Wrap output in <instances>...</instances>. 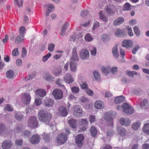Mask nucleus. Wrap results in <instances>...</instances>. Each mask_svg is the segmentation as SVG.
Masks as SVG:
<instances>
[{"label": "nucleus", "mask_w": 149, "mask_h": 149, "mask_svg": "<svg viewBox=\"0 0 149 149\" xmlns=\"http://www.w3.org/2000/svg\"><path fill=\"white\" fill-rule=\"evenodd\" d=\"M38 118L40 121L44 123L51 127L53 126V124L51 121L52 114L46 110H41L38 113Z\"/></svg>", "instance_id": "obj_1"}, {"label": "nucleus", "mask_w": 149, "mask_h": 149, "mask_svg": "<svg viewBox=\"0 0 149 149\" xmlns=\"http://www.w3.org/2000/svg\"><path fill=\"white\" fill-rule=\"evenodd\" d=\"M27 124L28 126L30 127H37L38 124L36 117L31 116L29 117L28 120Z\"/></svg>", "instance_id": "obj_2"}, {"label": "nucleus", "mask_w": 149, "mask_h": 149, "mask_svg": "<svg viewBox=\"0 0 149 149\" xmlns=\"http://www.w3.org/2000/svg\"><path fill=\"white\" fill-rule=\"evenodd\" d=\"M52 94L55 99L56 100L61 99L63 97V91L59 89L56 88L54 89Z\"/></svg>", "instance_id": "obj_3"}, {"label": "nucleus", "mask_w": 149, "mask_h": 149, "mask_svg": "<svg viewBox=\"0 0 149 149\" xmlns=\"http://www.w3.org/2000/svg\"><path fill=\"white\" fill-rule=\"evenodd\" d=\"M68 138L67 135L64 133H62L59 134L57 139V143L59 145L65 143Z\"/></svg>", "instance_id": "obj_4"}, {"label": "nucleus", "mask_w": 149, "mask_h": 149, "mask_svg": "<svg viewBox=\"0 0 149 149\" xmlns=\"http://www.w3.org/2000/svg\"><path fill=\"white\" fill-rule=\"evenodd\" d=\"M122 107L123 111L127 114H132L134 112L133 109L126 103H123Z\"/></svg>", "instance_id": "obj_5"}, {"label": "nucleus", "mask_w": 149, "mask_h": 149, "mask_svg": "<svg viewBox=\"0 0 149 149\" xmlns=\"http://www.w3.org/2000/svg\"><path fill=\"white\" fill-rule=\"evenodd\" d=\"M84 137L82 134H79L75 138V142L77 146L81 148L83 145Z\"/></svg>", "instance_id": "obj_6"}, {"label": "nucleus", "mask_w": 149, "mask_h": 149, "mask_svg": "<svg viewBox=\"0 0 149 149\" xmlns=\"http://www.w3.org/2000/svg\"><path fill=\"white\" fill-rule=\"evenodd\" d=\"M73 114L77 117H79L81 116L82 114V110L81 106L76 105L74 107Z\"/></svg>", "instance_id": "obj_7"}, {"label": "nucleus", "mask_w": 149, "mask_h": 149, "mask_svg": "<svg viewBox=\"0 0 149 149\" xmlns=\"http://www.w3.org/2000/svg\"><path fill=\"white\" fill-rule=\"evenodd\" d=\"M89 53L88 51L84 49L81 50L79 54V57L82 60L87 59L89 57Z\"/></svg>", "instance_id": "obj_8"}, {"label": "nucleus", "mask_w": 149, "mask_h": 149, "mask_svg": "<svg viewBox=\"0 0 149 149\" xmlns=\"http://www.w3.org/2000/svg\"><path fill=\"white\" fill-rule=\"evenodd\" d=\"M116 114L114 112L109 111L106 113L105 118L106 120L112 122L113 118L116 117Z\"/></svg>", "instance_id": "obj_9"}, {"label": "nucleus", "mask_w": 149, "mask_h": 149, "mask_svg": "<svg viewBox=\"0 0 149 149\" xmlns=\"http://www.w3.org/2000/svg\"><path fill=\"white\" fill-rule=\"evenodd\" d=\"M31 97L30 95L27 93H24L22 95L23 102L26 105L29 104L30 102Z\"/></svg>", "instance_id": "obj_10"}, {"label": "nucleus", "mask_w": 149, "mask_h": 149, "mask_svg": "<svg viewBox=\"0 0 149 149\" xmlns=\"http://www.w3.org/2000/svg\"><path fill=\"white\" fill-rule=\"evenodd\" d=\"M13 145L12 141L10 140H6L2 143V146L3 149H9Z\"/></svg>", "instance_id": "obj_11"}, {"label": "nucleus", "mask_w": 149, "mask_h": 149, "mask_svg": "<svg viewBox=\"0 0 149 149\" xmlns=\"http://www.w3.org/2000/svg\"><path fill=\"white\" fill-rule=\"evenodd\" d=\"M76 49H77L75 47L73 48L72 56L70 59V61L74 62L78 61H79V57L77 54Z\"/></svg>", "instance_id": "obj_12"}, {"label": "nucleus", "mask_w": 149, "mask_h": 149, "mask_svg": "<svg viewBox=\"0 0 149 149\" xmlns=\"http://www.w3.org/2000/svg\"><path fill=\"white\" fill-rule=\"evenodd\" d=\"M81 87L83 89H85L86 93L90 96H92L93 95V92L90 88H88V85L85 83H83L82 84L80 85Z\"/></svg>", "instance_id": "obj_13"}, {"label": "nucleus", "mask_w": 149, "mask_h": 149, "mask_svg": "<svg viewBox=\"0 0 149 149\" xmlns=\"http://www.w3.org/2000/svg\"><path fill=\"white\" fill-rule=\"evenodd\" d=\"M44 7L47 8L45 14L46 16L49 15V13L52 12L53 9H54V6L53 4L49 3L45 4L44 5Z\"/></svg>", "instance_id": "obj_14"}, {"label": "nucleus", "mask_w": 149, "mask_h": 149, "mask_svg": "<svg viewBox=\"0 0 149 149\" xmlns=\"http://www.w3.org/2000/svg\"><path fill=\"white\" fill-rule=\"evenodd\" d=\"M123 47L127 48H131L133 46V42L131 40H124L122 43Z\"/></svg>", "instance_id": "obj_15"}, {"label": "nucleus", "mask_w": 149, "mask_h": 149, "mask_svg": "<svg viewBox=\"0 0 149 149\" xmlns=\"http://www.w3.org/2000/svg\"><path fill=\"white\" fill-rule=\"evenodd\" d=\"M58 112L63 116H66L68 114L67 109L66 108L63 106H60L59 107Z\"/></svg>", "instance_id": "obj_16"}, {"label": "nucleus", "mask_w": 149, "mask_h": 149, "mask_svg": "<svg viewBox=\"0 0 149 149\" xmlns=\"http://www.w3.org/2000/svg\"><path fill=\"white\" fill-rule=\"evenodd\" d=\"M120 123L122 125L128 126L131 123L130 120L128 118H121L120 119Z\"/></svg>", "instance_id": "obj_17"}, {"label": "nucleus", "mask_w": 149, "mask_h": 149, "mask_svg": "<svg viewBox=\"0 0 149 149\" xmlns=\"http://www.w3.org/2000/svg\"><path fill=\"white\" fill-rule=\"evenodd\" d=\"M40 137L38 135H34L30 138V142L33 144H36L38 143L40 140Z\"/></svg>", "instance_id": "obj_18"}, {"label": "nucleus", "mask_w": 149, "mask_h": 149, "mask_svg": "<svg viewBox=\"0 0 149 149\" xmlns=\"http://www.w3.org/2000/svg\"><path fill=\"white\" fill-rule=\"evenodd\" d=\"M54 102V100L50 98H46L44 101V104L45 107H52Z\"/></svg>", "instance_id": "obj_19"}, {"label": "nucleus", "mask_w": 149, "mask_h": 149, "mask_svg": "<svg viewBox=\"0 0 149 149\" xmlns=\"http://www.w3.org/2000/svg\"><path fill=\"white\" fill-rule=\"evenodd\" d=\"M14 117L18 121H22L24 118V116L19 111H15L14 112Z\"/></svg>", "instance_id": "obj_20"}, {"label": "nucleus", "mask_w": 149, "mask_h": 149, "mask_svg": "<svg viewBox=\"0 0 149 149\" xmlns=\"http://www.w3.org/2000/svg\"><path fill=\"white\" fill-rule=\"evenodd\" d=\"M65 81L67 84H70L73 82L74 80L70 74H66L64 77Z\"/></svg>", "instance_id": "obj_21"}, {"label": "nucleus", "mask_w": 149, "mask_h": 149, "mask_svg": "<svg viewBox=\"0 0 149 149\" xmlns=\"http://www.w3.org/2000/svg\"><path fill=\"white\" fill-rule=\"evenodd\" d=\"M124 21V19L122 17L117 18L113 22V24L115 26H117L123 23Z\"/></svg>", "instance_id": "obj_22"}, {"label": "nucleus", "mask_w": 149, "mask_h": 149, "mask_svg": "<svg viewBox=\"0 0 149 149\" xmlns=\"http://www.w3.org/2000/svg\"><path fill=\"white\" fill-rule=\"evenodd\" d=\"M125 99V97L123 95L116 97L114 99V103L116 104L120 103L123 102Z\"/></svg>", "instance_id": "obj_23"}, {"label": "nucleus", "mask_w": 149, "mask_h": 149, "mask_svg": "<svg viewBox=\"0 0 149 149\" xmlns=\"http://www.w3.org/2000/svg\"><path fill=\"white\" fill-rule=\"evenodd\" d=\"M43 78L46 81L50 82L53 81L55 78L50 74L47 73L44 76Z\"/></svg>", "instance_id": "obj_24"}, {"label": "nucleus", "mask_w": 149, "mask_h": 149, "mask_svg": "<svg viewBox=\"0 0 149 149\" xmlns=\"http://www.w3.org/2000/svg\"><path fill=\"white\" fill-rule=\"evenodd\" d=\"M125 33L123 29L121 30L118 29L116 30L115 34L117 37H120L123 36L125 35Z\"/></svg>", "instance_id": "obj_25"}, {"label": "nucleus", "mask_w": 149, "mask_h": 149, "mask_svg": "<svg viewBox=\"0 0 149 149\" xmlns=\"http://www.w3.org/2000/svg\"><path fill=\"white\" fill-rule=\"evenodd\" d=\"M142 109H147L148 108V104L147 99H145L140 104Z\"/></svg>", "instance_id": "obj_26"}, {"label": "nucleus", "mask_w": 149, "mask_h": 149, "mask_svg": "<svg viewBox=\"0 0 149 149\" xmlns=\"http://www.w3.org/2000/svg\"><path fill=\"white\" fill-rule=\"evenodd\" d=\"M70 126L72 128L74 129L77 127V121L74 119H71L68 120Z\"/></svg>", "instance_id": "obj_27"}, {"label": "nucleus", "mask_w": 149, "mask_h": 149, "mask_svg": "<svg viewBox=\"0 0 149 149\" xmlns=\"http://www.w3.org/2000/svg\"><path fill=\"white\" fill-rule=\"evenodd\" d=\"M70 70L73 72H75L76 71L77 64L74 62L70 61Z\"/></svg>", "instance_id": "obj_28"}, {"label": "nucleus", "mask_w": 149, "mask_h": 149, "mask_svg": "<svg viewBox=\"0 0 149 149\" xmlns=\"http://www.w3.org/2000/svg\"><path fill=\"white\" fill-rule=\"evenodd\" d=\"M95 108L97 109H101L104 107L103 102L100 100L95 102Z\"/></svg>", "instance_id": "obj_29"}, {"label": "nucleus", "mask_w": 149, "mask_h": 149, "mask_svg": "<svg viewBox=\"0 0 149 149\" xmlns=\"http://www.w3.org/2000/svg\"><path fill=\"white\" fill-rule=\"evenodd\" d=\"M36 93L41 97H43L46 94L45 90L44 89L36 90Z\"/></svg>", "instance_id": "obj_30"}, {"label": "nucleus", "mask_w": 149, "mask_h": 149, "mask_svg": "<svg viewBox=\"0 0 149 149\" xmlns=\"http://www.w3.org/2000/svg\"><path fill=\"white\" fill-rule=\"evenodd\" d=\"M24 36L19 34L15 38V43L16 44H18L22 42L24 40Z\"/></svg>", "instance_id": "obj_31"}, {"label": "nucleus", "mask_w": 149, "mask_h": 149, "mask_svg": "<svg viewBox=\"0 0 149 149\" xmlns=\"http://www.w3.org/2000/svg\"><path fill=\"white\" fill-rule=\"evenodd\" d=\"M14 74V71L10 70L7 71L6 73V75L7 77L9 79H12L13 78Z\"/></svg>", "instance_id": "obj_32"}, {"label": "nucleus", "mask_w": 149, "mask_h": 149, "mask_svg": "<svg viewBox=\"0 0 149 149\" xmlns=\"http://www.w3.org/2000/svg\"><path fill=\"white\" fill-rule=\"evenodd\" d=\"M90 132L91 136L95 137L97 134V130L95 127L92 126L90 129Z\"/></svg>", "instance_id": "obj_33"}, {"label": "nucleus", "mask_w": 149, "mask_h": 149, "mask_svg": "<svg viewBox=\"0 0 149 149\" xmlns=\"http://www.w3.org/2000/svg\"><path fill=\"white\" fill-rule=\"evenodd\" d=\"M143 132L147 134H149V123L145 124L142 129Z\"/></svg>", "instance_id": "obj_34"}, {"label": "nucleus", "mask_w": 149, "mask_h": 149, "mask_svg": "<svg viewBox=\"0 0 149 149\" xmlns=\"http://www.w3.org/2000/svg\"><path fill=\"white\" fill-rule=\"evenodd\" d=\"M112 52L113 56L116 58H118V57L119 54L118 51L117 49V47L115 46L112 49Z\"/></svg>", "instance_id": "obj_35"}, {"label": "nucleus", "mask_w": 149, "mask_h": 149, "mask_svg": "<svg viewBox=\"0 0 149 149\" xmlns=\"http://www.w3.org/2000/svg\"><path fill=\"white\" fill-rule=\"evenodd\" d=\"M133 29L135 34L137 36H139L140 35V31L137 26H135L133 28Z\"/></svg>", "instance_id": "obj_36"}, {"label": "nucleus", "mask_w": 149, "mask_h": 149, "mask_svg": "<svg viewBox=\"0 0 149 149\" xmlns=\"http://www.w3.org/2000/svg\"><path fill=\"white\" fill-rule=\"evenodd\" d=\"M131 9V5L129 3H126L124 4L123 8V10H129Z\"/></svg>", "instance_id": "obj_37"}, {"label": "nucleus", "mask_w": 149, "mask_h": 149, "mask_svg": "<svg viewBox=\"0 0 149 149\" xmlns=\"http://www.w3.org/2000/svg\"><path fill=\"white\" fill-rule=\"evenodd\" d=\"M43 139L45 142H48L50 140V137L49 136L45 133H44L42 135Z\"/></svg>", "instance_id": "obj_38"}, {"label": "nucleus", "mask_w": 149, "mask_h": 149, "mask_svg": "<svg viewBox=\"0 0 149 149\" xmlns=\"http://www.w3.org/2000/svg\"><path fill=\"white\" fill-rule=\"evenodd\" d=\"M99 15L100 16V18L101 20L104 22L107 21V17L103 14L101 11L100 12Z\"/></svg>", "instance_id": "obj_39"}, {"label": "nucleus", "mask_w": 149, "mask_h": 149, "mask_svg": "<svg viewBox=\"0 0 149 149\" xmlns=\"http://www.w3.org/2000/svg\"><path fill=\"white\" fill-rule=\"evenodd\" d=\"M140 123L138 121L134 123L132 125V127L133 129L134 130H137L138 127L140 126Z\"/></svg>", "instance_id": "obj_40"}, {"label": "nucleus", "mask_w": 149, "mask_h": 149, "mask_svg": "<svg viewBox=\"0 0 149 149\" xmlns=\"http://www.w3.org/2000/svg\"><path fill=\"white\" fill-rule=\"evenodd\" d=\"M94 76L96 80L99 81L100 79V76L97 71H95L93 72Z\"/></svg>", "instance_id": "obj_41"}, {"label": "nucleus", "mask_w": 149, "mask_h": 149, "mask_svg": "<svg viewBox=\"0 0 149 149\" xmlns=\"http://www.w3.org/2000/svg\"><path fill=\"white\" fill-rule=\"evenodd\" d=\"M4 110L8 111H12L13 110V108L10 105L7 104L4 108Z\"/></svg>", "instance_id": "obj_42"}, {"label": "nucleus", "mask_w": 149, "mask_h": 149, "mask_svg": "<svg viewBox=\"0 0 149 149\" xmlns=\"http://www.w3.org/2000/svg\"><path fill=\"white\" fill-rule=\"evenodd\" d=\"M6 128V126L4 123H0V135L3 132Z\"/></svg>", "instance_id": "obj_43"}, {"label": "nucleus", "mask_w": 149, "mask_h": 149, "mask_svg": "<svg viewBox=\"0 0 149 149\" xmlns=\"http://www.w3.org/2000/svg\"><path fill=\"white\" fill-rule=\"evenodd\" d=\"M106 9L107 13L109 15H112L114 14V13L113 12V10L110 7L108 6H107L106 7Z\"/></svg>", "instance_id": "obj_44"}, {"label": "nucleus", "mask_w": 149, "mask_h": 149, "mask_svg": "<svg viewBox=\"0 0 149 149\" xmlns=\"http://www.w3.org/2000/svg\"><path fill=\"white\" fill-rule=\"evenodd\" d=\"M23 1L22 0H20L19 1V0H15V3L19 7H22V6Z\"/></svg>", "instance_id": "obj_45"}, {"label": "nucleus", "mask_w": 149, "mask_h": 149, "mask_svg": "<svg viewBox=\"0 0 149 149\" xmlns=\"http://www.w3.org/2000/svg\"><path fill=\"white\" fill-rule=\"evenodd\" d=\"M25 29L24 26H21L19 29V35L24 36L25 34Z\"/></svg>", "instance_id": "obj_46"}, {"label": "nucleus", "mask_w": 149, "mask_h": 149, "mask_svg": "<svg viewBox=\"0 0 149 149\" xmlns=\"http://www.w3.org/2000/svg\"><path fill=\"white\" fill-rule=\"evenodd\" d=\"M71 90L73 93L76 94L79 92L80 90L78 87L74 86L71 88Z\"/></svg>", "instance_id": "obj_47"}, {"label": "nucleus", "mask_w": 149, "mask_h": 149, "mask_svg": "<svg viewBox=\"0 0 149 149\" xmlns=\"http://www.w3.org/2000/svg\"><path fill=\"white\" fill-rule=\"evenodd\" d=\"M31 134V132L29 130H25L23 133V136L25 137H29L30 136Z\"/></svg>", "instance_id": "obj_48"}, {"label": "nucleus", "mask_w": 149, "mask_h": 149, "mask_svg": "<svg viewBox=\"0 0 149 149\" xmlns=\"http://www.w3.org/2000/svg\"><path fill=\"white\" fill-rule=\"evenodd\" d=\"M85 40L88 42H89L92 40L93 39L92 37L91 36L89 33H87L84 38Z\"/></svg>", "instance_id": "obj_49"}, {"label": "nucleus", "mask_w": 149, "mask_h": 149, "mask_svg": "<svg viewBox=\"0 0 149 149\" xmlns=\"http://www.w3.org/2000/svg\"><path fill=\"white\" fill-rule=\"evenodd\" d=\"M88 124V122L86 119H82L81 120L80 125L84 126H86Z\"/></svg>", "instance_id": "obj_50"}, {"label": "nucleus", "mask_w": 149, "mask_h": 149, "mask_svg": "<svg viewBox=\"0 0 149 149\" xmlns=\"http://www.w3.org/2000/svg\"><path fill=\"white\" fill-rule=\"evenodd\" d=\"M101 70L102 73H104L106 74H108L109 72V69L108 68H105L104 66H103L101 68Z\"/></svg>", "instance_id": "obj_51"}, {"label": "nucleus", "mask_w": 149, "mask_h": 149, "mask_svg": "<svg viewBox=\"0 0 149 149\" xmlns=\"http://www.w3.org/2000/svg\"><path fill=\"white\" fill-rule=\"evenodd\" d=\"M54 47L55 45L52 43H51L49 44L48 49L50 52H52L54 50Z\"/></svg>", "instance_id": "obj_52"}, {"label": "nucleus", "mask_w": 149, "mask_h": 149, "mask_svg": "<svg viewBox=\"0 0 149 149\" xmlns=\"http://www.w3.org/2000/svg\"><path fill=\"white\" fill-rule=\"evenodd\" d=\"M88 14V12L87 10H83L80 14L81 16L82 17H84L87 16Z\"/></svg>", "instance_id": "obj_53"}, {"label": "nucleus", "mask_w": 149, "mask_h": 149, "mask_svg": "<svg viewBox=\"0 0 149 149\" xmlns=\"http://www.w3.org/2000/svg\"><path fill=\"white\" fill-rule=\"evenodd\" d=\"M19 54V52H18V49L17 48H16L14 49L12 52V55L14 56H17Z\"/></svg>", "instance_id": "obj_54"}, {"label": "nucleus", "mask_w": 149, "mask_h": 149, "mask_svg": "<svg viewBox=\"0 0 149 149\" xmlns=\"http://www.w3.org/2000/svg\"><path fill=\"white\" fill-rule=\"evenodd\" d=\"M89 50L92 55L94 56L96 55V50L95 47H93L92 49H90Z\"/></svg>", "instance_id": "obj_55"}, {"label": "nucleus", "mask_w": 149, "mask_h": 149, "mask_svg": "<svg viewBox=\"0 0 149 149\" xmlns=\"http://www.w3.org/2000/svg\"><path fill=\"white\" fill-rule=\"evenodd\" d=\"M35 102L36 105L37 106L40 104L42 103V101L40 98H38L36 99L35 101Z\"/></svg>", "instance_id": "obj_56"}, {"label": "nucleus", "mask_w": 149, "mask_h": 149, "mask_svg": "<svg viewBox=\"0 0 149 149\" xmlns=\"http://www.w3.org/2000/svg\"><path fill=\"white\" fill-rule=\"evenodd\" d=\"M90 122L91 123L96 121V119L95 116L93 115L90 116Z\"/></svg>", "instance_id": "obj_57"}, {"label": "nucleus", "mask_w": 149, "mask_h": 149, "mask_svg": "<svg viewBox=\"0 0 149 149\" xmlns=\"http://www.w3.org/2000/svg\"><path fill=\"white\" fill-rule=\"evenodd\" d=\"M126 130L123 128H121L120 130V133L121 135L124 136L126 133Z\"/></svg>", "instance_id": "obj_58"}, {"label": "nucleus", "mask_w": 149, "mask_h": 149, "mask_svg": "<svg viewBox=\"0 0 149 149\" xmlns=\"http://www.w3.org/2000/svg\"><path fill=\"white\" fill-rule=\"evenodd\" d=\"M109 39V36L108 35L106 34H104L102 36V40L104 41L105 42Z\"/></svg>", "instance_id": "obj_59"}, {"label": "nucleus", "mask_w": 149, "mask_h": 149, "mask_svg": "<svg viewBox=\"0 0 149 149\" xmlns=\"http://www.w3.org/2000/svg\"><path fill=\"white\" fill-rule=\"evenodd\" d=\"M69 24L68 22H65L62 26L61 29L66 31V30L67 29L69 25Z\"/></svg>", "instance_id": "obj_60"}, {"label": "nucleus", "mask_w": 149, "mask_h": 149, "mask_svg": "<svg viewBox=\"0 0 149 149\" xmlns=\"http://www.w3.org/2000/svg\"><path fill=\"white\" fill-rule=\"evenodd\" d=\"M117 67H112L111 68V71L112 74H116L117 71Z\"/></svg>", "instance_id": "obj_61"}, {"label": "nucleus", "mask_w": 149, "mask_h": 149, "mask_svg": "<svg viewBox=\"0 0 149 149\" xmlns=\"http://www.w3.org/2000/svg\"><path fill=\"white\" fill-rule=\"evenodd\" d=\"M22 49V57L23 58L26 56V55L27 52L25 48L24 47H23Z\"/></svg>", "instance_id": "obj_62"}, {"label": "nucleus", "mask_w": 149, "mask_h": 149, "mask_svg": "<svg viewBox=\"0 0 149 149\" xmlns=\"http://www.w3.org/2000/svg\"><path fill=\"white\" fill-rule=\"evenodd\" d=\"M22 129V127H20L17 126L15 128V132L17 133H19L21 132Z\"/></svg>", "instance_id": "obj_63"}, {"label": "nucleus", "mask_w": 149, "mask_h": 149, "mask_svg": "<svg viewBox=\"0 0 149 149\" xmlns=\"http://www.w3.org/2000/svg\"><path fill=\"white\" fill-rule=\"evenodd\" d=\"M114 134V132L112 130H110L108 131L107 132V136H111Z\"/></svg>", "instance_id": "obj_64"}]
</instances>
